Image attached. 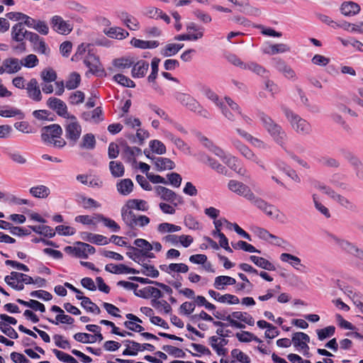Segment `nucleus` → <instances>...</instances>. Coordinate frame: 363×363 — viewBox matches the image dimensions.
Here are the masks:
<instances>
[{
	"instance_id": "nucleus-7",
	"label": "nucleus",
	"mask_w": 363,
	"mask_h": 363,
	"mask_svg": "<svg viewBox=\"0 0 363 363\" xmlns=\"http://www.w3.org/2000/svg\"><path fill=\"white\" fill-rule=\"evenodd\" d=\"M67 119L65 125V137L74 145L80 138L82 127L74 116H67Z\"/></svg>"
},
{
	"instance_id": "nucleus-56",
	"label": "nucleus",
	"mask_w": 363,
	"mask_h": 363,
	"mask_svg": "<svg viewBox=\"0 0 363 363\" xmlns=\"http://www.w3.org/2000/svg\"><path fill=\"white\" fill-rule=\"evenodd\" d=\"M79 202L82 204L84 208L88 209L91 208H99L100 203L91 198H87L84 196H80L79 197Z\"/></svg>"
},
{
	"instance_id": "nucleus-19",
	"label": "nucleus",
	"mask_w": 363,
	"mask_h": 363,
	"mask_svg": "<svg viewBox=\"0 0 363 363\" xmlns=\"http://www.w3.org/2000/svg\"><path fill=\"white\" fill-rule=\"evenodd\" d=\"M231 2L238 6V11L248 15L259 16L261 11L259 9L249 4L248 0H231Z\"/></svg>"
},
{
	"instance_id": "nucleus-2",
	"label": "nucleus",
	"mask_w": 363,
	"mask_h": 363,
	"mask_svg": "<svg viewBox=\"0 0 363 363\" xmlns=\"http://www.w3.org/2000/svg\"><path fill=\"white\" fill-rule=\"evenodd\" d=\"M31 31L27 30L22 22L16 23L11 28V46L12 50L16 54H21L26 50V44L25 39L28 40L29 34Z\"/></svg>"
},
{
	"instance_id": "nucleus-63",
	"label": "nucleus",
	"mask_w": 363,
	"mask_h": 363,
	"mask_svg": "<svg viewBox=\"0 0 363 363\" xmlns=\"http://www.w3.org/2000/svg\"><path fill=\"white\" fill-rule=\"evenodd\" d=\"M113 79L116 82L123 85V86L130 88H134L135 86V82L123 74H117L113 77Z\"/></svg>"
},
{
	"instance_id": "nucleus-17",
	"label": "nucleus",
	"mask_w": 363,
	"mask_h": 363,
	"mask_svg": "<svg viewBox=\"0 0 363 363\" xmlns=\"http://www.w3.org/2000/svg\"><path fill=\"white\" fill-rule=\"evenodd\" d=\"M280 259L282 262H289L293 267L301 272H308V268L301 264L300 258L295 255L289 253H282L280 256Z\"/></svg>"
},
{
	"instance_id": "nucleus-46",
	"label": "nucleus",
	"mask_w": 363,
	"mask_h": 363,
	"mask_svg": "<svg viewBox=\"0 0 363 363\" xmlns=\"http://www.w3.org/2000/svg\"><path fill=\"white\" fill-rule=\"evenodd\" d=\"M186 30L188 33H191L193 36H199L197 40L203 36L204 28L194 22H189L186 24Z\"/></svg>"
},
{
	"instance_id": "nucleus-42",
	"label": "nucleus",
	"mask_w": 363,
	"mask_h": 363,
	"mask_svg": "<svg viewBox=\"0 0 363 363\" xmlns=\"http://www.w3.org/2000/svg\"><path fill=\"white\" fill-rule=\"evenodd\" d=\"M79 146L82 149L93 150L96 146V139L93 134L86 133L82 139Z\"/></svg>"
},
{
	"instance_id": "nucleus-5",
	"label": "nucleus",
	"mask_w": 363,
	"mask_h": 363,
	"mask_svg": "<svg viewBox=\"0 0 363 363\" xmlns=\"http://www.w3.org/2000/svg\"><path fill=\"white\" fill-rule=\"evenodd\" d=\"M252 203L271 218L275 219L282 224L287 223V217L285 213L281 212L274 205L267 203L262 199L255 196Z\"/></svg>"
},
{
	"instance_id": "nucleus-59",
	"label": "nucleus",
	"mask_w": 363,
	"mask_h": 363,
	"mask_svg": "<svg viewBox=\"0 0 363 363\" xmlns=\"http://www.w3.org/2000/svg\"><path fill=\"white\" fill-rule=\"evenodd\" d=\"M74 338L76 341L82 343H94L96 342V336L85 333H77L74 335Z\"/></svg>"
},
{
	"instance_id": "nucleus-36",
	"label": "nucleus",
	"mask_w": 363,
	"mask_h": 363,
	"mask_svg": "<svg viewBox=\"0 0 363 363\" xmlns=\"http://www.w3.org/2000/svg\"><path fill=\"white\" fill-rule=\"evenodd\" d=\"M245 69H249L252 72L255 73L256 74L259 75L264 78L269 76V72L268 70H267L262 65L255 62L247 63L245 66Z\"/></svg>"
},
{
	"instance_id": "nucleus-20",
	"label": "nucleus",
	"mask_w": 363,
	"mask_h": 363,
	"mask_svg": "<svg viewBox=\"0 0 363 363\" xmlns=\"http://www.w3.org/2000/svg\"><path fill=\"white\" fill-rule=\"evenodd\" d=\"M135 295L143 298L159 299L162 297V293L159 289L150 286L135 291Z\"/></svg>"
},
{
	"instance_id": "nucleus-41",
	"label": "nucleus",
	"mask_w": 363,
	"mask_h": 363,
	"mask_svg": "<svg viewBox=\"0 0 363 363\" xmlns=\"http://www.w3.org/2000/svg\"><path fill=\"white\" fill-rule=\"evenodd\" d=\"M183 47L184 44L169 43L161 50V54L164 57L173 56Z\"/></svg>"
},
{
	"instance_id": "nucleus-24",
	"label": "nucleus",
	"mask_w": 363,
	"mask_h": 363,
	"mask_svg": "<svg viewBox=\"0 0 363 363\" xmlns=\"http://www.w3.org/2000/svg\"><path fill=\"white\" fill-rule=\"evenodd\" d=\"M149 68V64L146 61L140 60L136 62L132 69V77L134 78H141L145 77Z\"/></svg>"
},
{
	"instance_id": "nucleus-30",
	"label": "nucleus",
	"mask_w": 363,
	"mask_h": 363,
	"mask_svg": "<svg viewBox=\"0 0 363 363\" xmlns=\"http://www.w3.org/2000/svg\"><path fill=\"white\" fill-rule=\"evenodd\" d=\"M223 162L233 171L236 172L239 174L245 175L246 173V169L242 167L238 159L233 156H227L224 157Z\"/></svg>"
},
{
	"instance_id": "nucleus-13",
	"label": "nucleus",
	"mask_w": 363,
	"mask_h": 363,
	"mask_svg": "<svg viewBox=\"0 0 363 363\" xmlns=\"http://www.w3.org/2000/svg\"><path fill=\"white\" fill-rule=\"evenodd\" d=\"M47 106L55 111L60 116L67 118V116H70L67 113V107L66 104L60 99L50 97L47 101Z\"/></svg>"
},
{
	"instance_id": "nucleus-33",
	"label": "nucleus",
	"mask_w": 363,
	"mask_h": 363,
	"mask_svg": "<svg viewBox=\"0 0 363 363\" xmlns=\"http://www.w3.org/2000/svg\"><path fill=\"white\" fill-rule=\"evenodd\" d=\"M121 20L125 24V26L132 30H137L140 28L139 21L134 16L128 14L126 12H123L121 16Z\"/></svg>"
},
{
	"instance_id": "nucleus-32",
	"label": "nucleus",
	"mask_w": 363,
	"mask_h": 363,
	"mask_svg": "<svg viewBox=\"0 0 363 363\" xmlns=\"http://www.w3.org/2000/svg\"><path fill=\"white\" fill-rule=\"evenodd\" d=\"M130 43L135 48L140 49L155 48L159 45V42L157 40H143L137 38H133Z\"/></svg>"
},
{
	"instance_id": "nucleus-58",
	"label": "nucleus",
	"mask_w": 363,
	"mask_h": 363,
	"mask_svg": "<svg viewBox=\"0 0 363 363\" xmlns=\"http://www.w3.org/2000/svg\"><path fill=\"white\" fill-rule=\"evenodd\" d=\"M151 305L157 310H163L165 313H169L172 311V307L164 300L152 299Z\"/></svg>"
},
{
	"instance_id": "nucleus-31",
	"label": "nucleus",
	"mask_w": 363,
	"mask_h": 363,
	"mask_svg": "<svg viewBox=\"0 0 363 363\" xmlns=\"http://www.w3.org/2000/svg\"><path fill=\"white\" fill-rule=\"evenodd\" d=\"M250 259L255 264L262 269L268 271H274L276 269L275 266L272 263L263 257L251 255Z\"/></svg>"
},
{
	"instance_id": "nucleus-8",
	"label": "nucleus",
	"mask_w": 363,
	"mask_h": 363,
	"mask_svg": "<svg viewBox=\"0 0 363 363\" xmlns=\"http://www.w3.org/2000/svg\"><path fill=\"white\" fill-rule=\"evenodd\" d=\"M228 188L230 191L245 197L251 202L256 196L248 186L237 180H230L228 183Z\"/></svg>"
},
{
	"instance_id": "nucleus-6",
	"label": "nucleus",
	"mask_w": 363,
	"mask_h": 363,
	"mask_svg": "<svg viewBox=\"0 0 363 363\" xmlns=\"http://www.w3.org/2000/svg\"><path fill=\"white\" fill-rule=\"evenodd\" d=\"M174 97L177 101L191 111L197 113L206 118H208L210 117L208 111L203 108L200 104L189 94L176 92L174 94Z\"/></svg>"
},
{
	"instance_id": "nucleus-12",
	"label": "nucleus",
	"mask_w": 363,
	"mask_h": 363,
	"mask_svg": "<svg viewBox=\"0 0 363 363\" xmlns=\"http://www.w3.org/2000/svg\"><path fill=\"white\" fill-rule=\"evenodd\" d=\"M52 29L62 35H67L72 30V26L69 21H65L60 16H53L50 19Z\"/></svg>"
},
{
	"instance_id": "nucleus-4",
	"label": "nucleus",
	"mask_w": 363,
	"mask_h": 363,
	"mask_svg": "<svg viewBox=\"0 0 363 363\" xmlns=\"http://www.w3.org/2000/svg\"><path fill=\"white\" fill-rule=\"evenodd\" d=\"M62 128L58 124H51L41 129V139L45 143L52 144L56 147H63L66 141L62 138Z\"/></svg>"
},
{
	"instance_id": "nucleus-29",
	"label": "nucleus",
	"mask_w": 363,
	"mask_h": 363,
	"mask_svg": "<svg viewBox=\"0 0 363 363\" xmlns=\"http://www.w3.org/2000/svg\"><path fill=\"white\" fill-rule=\"evenodd\" d=\"M291 50L290 47L284 43H279L271 45L264 49V52L268 55H276L279 53H284L289 52Z\"/></svg>"
},
{
	"instance_id": "nucleus-45",
	"label": "nucleus",
	"mask_w": 363,
	"mask_h": 363,
	"mask_svg": "<svg viewBox=\"0 0 363 363\" xmlns=\"http://www.w3.org/2000/svg\"><path fill=\"white\" fill-rule=\"evenodd\" d=\"M129 209H137L138 211H146L148 209L147 202L144 200L131 199L127 202L125 206Z\"/></svg>"
},
{
	"instance_id": "nucleus-35",
	"label": "nucleus",
	"mask_w": 363,
	"mask_h": 363,
	"mask_svg": "<svg viewBox=\"0 0 363 363\" xmlns=\"http://www.w3.org/2000/svg\"><path fill=\"white\" fill-rule=\"evenodd\" d=\"M117 190L123 195H128L133 191V183L130 179L121 180L116 185Z\"/></svg>"
},
{
	"instance_id": "nucleus-47",
	"label": "nucleus",
	"mask_w": 363,
	"mask_h": 363,
	"mask_svg": "<svg viewBox=\"0 0 363 363\" xmlns=\"http://www.w3.org/2000/svg\"><path fill=\"white\" fill-rule=\"evenodd\" d=\"M109 169L114 177H120L124 174V167L121 162H110Z\"/></svg>"
},
{
	"instance_id": "nucleus-18",
	"label": "nucleus",
	"mask_w": 363,
	"mask_h": 363,
	"mask_svg": "<svg viewBox=\"0 0 363 363\" xmlns=\"http://www.w3.org/2000/svg\"><path fill=\"white\" fill-rule=\"evenodd\" d=\"M23 273L12 272L10 275H7L4 278L5 282L11 286L13 289L21 291L23 289L24 286L21 281L23 279Z\"/></svg>"
},
{
	"instance_id": "nucleus-64",
	"label": "nucleus",
	"mask_w": 363,
	"mask_h": 363,
	"mask_svg": "<svg viewBox=\"0 0 363 363\" xmlns=\"http://www.w3.org/2000/svg\"><path fill=\"white\" fill-rule=\"evenodd\" d=\"M150 147L152 152L158 155H163L166 152V147L161 141L153 140L150 142Z\"/></svg>"
},
{
	"instance_id": "nucleus-54",
	"label": "nucleus",
	"mask_w": 363,
	"mask_h": 363,
	"mask_svg": "<svg viewBox=\"0 0 363 363\" xmlns=\"http://www.w3.org/2000/svg\"><path fill=\"white\" fill-rule=\"evenodd\" d=\"M142 269L140 272L147 277L156 278L159 276V272L154 266L145 263H141Z\"/></svg>"
},
{
	"instance_id": "nucleus-28",
	"label": "nucleus",
	"mask_w": 363,
	"mask_h": 363,
	"mask_svg": "<svg viewBox=\"0 0 363 363\" xmlns=\"http://www.w3.org/2000/svg\"><path fill=\"white\" fill-rule=\"evenodd\" d=\"M76 245H78L77 257L79 258H88L89 255H93L95 253V248L87 243L82 242H77Z\"/></svg>"
},
{
	"instance_id": "nucleus-51",
	"label": "nucleus",
	"mask_w": 363,
	"mask_h": 363,
	"mask_svg": "<svg viewBox=\"0 0 363 363\" xmlns=\"http://www.w3.org/2000/svg\"><path fill=\"white\" fill-rule=\"evenodd\" d=\"M231 245L235 250L240 249L249 252H260V251L257 250L253 245L242 240H240L235 243L232 242Z\"/></svg>"
},
{
	"instance_id": "nucleus-16",
	"label": "nucleus",
	"mask_w": 363,
	"mask_h": 363,
	"mask_svg": "<svg viewBox=\"0 0 363 363\" xmlns=\"http://www.w3.org/2000/svg\"><path fill=\"white\" fill-rule=\"evenodd\" d=\"M28 96L34 101H40L42 100V94L40 89L38 82L35 78H32L26 86Z\"/></svg>"
},
{
	"instance_id": "nucleus-57",
	"label": "nucleus",
	"mask_w": 363,
	"mask_h": 363,
	"mask_svg": "<svg viewBox=\"0 0 363 363\" xmlns=\"http://www.w3.org/2000/svg\"><path fill=\"white\" fill-rule=\"evenodd\" d=\"M40 77L44 82L51 83L56 80L57 74L52 68H48L41 72Z\"/></svg>"
},
{
	"instance_id": "nucleus-9",
	"label": "nucleus",
	"mask_w": 363,
	"mask_h": 363,
	"mask_svg": "<svg viewBox=\"0 0 363 363\" xmlns=\"http://www.w3.org/2000/svg\"><path fill=\"white\" fill-rule=\"evenodd\" d=\"M155 193L161 199L172 203L174 206L183 203V199L174 191L164 186H157L155 188Z\"/></svg>"
},
{
	"instance_id": "nucleus-10",
	"label": "nucleus",
	"mask_w": 363,
	"mask_h": 363,
	"mask_svg": "<svg viewBox=\"0 0 363 363\" xmlns=\"http://www.w3.org/2000/svg\"><path fill=\"white\" fill-rule=\"evenodd\" d=\"M333 239L336 244L345 252L363 261V249L358 247L357 245L347 240H342L336 237H334Z\"/></svg>"
},
{
	"instance_id": "nucleus-44",
	"label": "nucleus",
	"mask_w": 363,
	"mask_h": 363,
	"mask_svg": "<svg viewBox=\"0 0 363 363\" xmlns=\"http://www.w3.org/2000/svg\"><path fill=\"white\" fill-rule=\"evenodd\" d=\"M30 228L33 232L43 235L45 237L53 238L55 235V232L48 225H35L30 226Z\"/></svg>"
},
{
	"instance_id": "nucleus-15",
	"label": "nucleus",
	"mask_w": 363,
	"mask_h": 363,
	"mask_svg": "<svg viewBox=\"0 0 363 363\" xmlns=\"http://www.w3.org/2000/svg\"><path fill=\"white\" fill-rule=\"evenodd\" d=\"M84 63L89 68V72L98 76L104 71L101 69V63L98 57L93 54H89L84 60Z\"/></svg>"
},
{
	"instance_id": "nucleus-25",
	"label": "nucleus",
	"mask_w": 363,
	"mask_h": 363,
	"mask_svg": "<svg viewBox=\"0 0 363 363\" xmlns=\"http://www.w3.org/2000/svg\"><path fill=\"white\" fill-rule=\"evenodd\" d=\"M154 164L156 169L159 172L173 169L175 167L174 162L167 157H155Z\"/></svg>"
},
{
	"instance_id": "nucleus-60",
	"label": "nucleus",
	"mask_w": 363,
	"mask_h": 363,
	"mask_svg": "<svg viewBox=\"0 0 363 363\" xmlns=\"http://www.w3.org/2000/svg\"><path fill=\"white\" fill-rule=\"evenodd\" d=\"M181 227L169 223H162L157 226V230L161 233L177 232Z\"/></svg>"
},
{
	"instance_id": "nucleus-55",
	"label": "nucleus",
	"mask_w": 363,
	"mask_h": 363,
	"mask_svg": "<svg viewBox=\"0 0 363 363\" xmlns=\"http://www.w3.org/2000/svg\"><path fill=\"white\" fill-rule=\"evenodd\" d=\"M134 245L142 251L143 254L153 250V245L145 239L138 238L135 240Z\"/></svg>"
},
{
	"instance_id": "nucleus-3",
	"label": "nucleus",
	"mask_w": 363,
	"mask_h": 363,
	"mask_svg": "<svg viewBox=\"0 0 363 363\" xmlns=\"http://www.w3.org/2000/svg\"><path fill=\"white\" fill-rule=\"evenodd\" d=\"M281 110L288 120L291 128L298 135H308L312 132L311 124L299 115L295 113L286 106H282Z\"/></svg>"
},
{
	"instance_id": "nucleus-21",
	"label": "nucleus",
	"mask_w": 363,
	"mask_h": 363,
	"mask_svg": "<svg viewBox=\"0 0 363 363\" xmlns=\"http://www.w3.org/2000/svg\"><path fill=\"white\" fill-rule=\"evenodd\" d=\"M80 237L82 240L96 244V245H106L108 243L107 238L101 235L94 234L89 232L81 233Z\"/></svg>"
},
{
	"instance_id": "nucleus-50",
	"label": "nucleus",
	"mask_w": 363,
	"mask_h": 363,
	"mask_svg": "<svg viewBox=\"0 0 363 363\" xmlns=\"http://www.w3.org/2000/svg\"><path fill=\"white\" fill-rule=\"evenodd\" d=\"M124 342H129L130 346H128L123 352V355L135 356L138 354V351H141V345L133 340H126Z\"/></svg>"
},
{
	"instance_id": "nucleus-61",
	"label": "nucleus",
	"mask_w": 363,
	"mask_h": 363,
	"mask_svg": "<svg viewBox=\"0 0 363 363\" xmlns=\"http://www.w3.org/2000/svg\"><path fill=\"white\" fill-rule=\"evenodd\" d=\"M162 350L167 352L169 354L178 358H184L185 352L178 347L172 345H164Z\"/></svg>"
},
{
	"instance_id": "nucleus-53",
	"label": "nucleus",
	"mask_w": 363,
	"mask_h": 363,
	"mask_svg": "<svg viewBox=\"0 0 363 363\" xmlns=\"http://www.w3.org/2000/svg\"><path fill=\"white\" fill-rule=\"evenodd\" d=\"M80 80H81V77H80V75L79 74L77 73V72H72L67 81L66 82V88L67 89H76L79 83H80Z\"/></svg>"
},
{
	"instance_id": "nucleus-37",
	"label": "nucleus",
	"mask_w": 363,
	"mask_h": 363,
	"mask_svg": "<svg viewBox=\"0 0 363 363\" xmlns=\"http://www.w3.org/2000/svg\"><path fill=\"white\" fill-rule=\"evenodd\" d=\"M240 153L247 159L256 162L262 169H266L264 162L258 158L248 147L245 145L242 148L239 150Z\"/></svg>"
},
{
	"instance_id": "nucleus-26",
	"label": "nucleus",
	"mask_w": 363,
	"mask_h": 363,
	"mask_svg": "<svg viewBox=\"0 0 363 363\" xmlns=\"http://www.w3.org/2000/svg\"><path fill=\"white\" fill-rule=\"evenodd\" d=\"M121 216L124 223L131 229H133L136 227V218L137 216L135 213L129 210L126 206L122 208L121 210Z\"/></svg>"
},
{
	"instance_id": "nucleus-43",
	"label": "nucleus",
	"mask_w": 363,
	"mask_h": 363,
	"mask_svg": "<svg viewBox=\"0 0 363 363\" xmlns=\"http://www.w3.org/2000/svg\"><path fill=\"white\" fill-rule=\"evenodd\" d=\"M129 251L126 252V255L133 259L134 262H138L139 264L143 263L145 261L143 258V254L142 251L140 250L136 247L128 246Z\"/></svg>"
},
{
	"instance_id": "nucleus-11",
	"label": "nucleus",
	"mask_w": 363,
	"mask_h": 363,
	"mask_svg": "<svg viewBox=\"0 0 363 363\" xmlns=\"http://www.w3.org/2000/svg\"><path fill=\"white\" fill-rule=\"evenodd\" d=\"M29 35L28 41L30 43L33 50L38 53L49 55L50 50L44 39L34 32Z\"/></svg>"
},
{
	"instance_id": "nucleus-48",
	"label": "nucleus",
	"mask_w": 363,
	"mask_h": 363,
	"mask_svg": "<svg viewBox=\"0 0 363 363\" xmlns=\"http://www.w3.org/2000/svg\"><path fill=\"white\" fill-rule=\"evenodd\" d=\"M340 152L342 156L356 168H359L362 166L360 160L352 152L345 149H341Z\"/></svg>"
},
{
	"instance_id": "nucleus-1",
	"label": "nucleus",
	"mask_w": 363,
	"mask_h": 363,
	"mask_svg": "<svg viewBox=\"0 0 363 363\" xmlns=\"http://www.w3.org/2000/svg\"><path fill=\"white\" fill-rule=\"evenodd\" d=\"M258 116L265 131L276 144L286 152V143L288 140V135L284 128L264 112L259 113Z\"/></svg>"
},
{
	"instance_id": "nucleus-38",
	"label": "nucleus",
	"mask_w": 363,
	"mask_h": 363,
	"mask_svg": "<svg viewBox=\"0 0 363 363\" xmlns=\"http://www.w3.org/2000/svg\"><path fill=\"white\" fill-rule=\"evenodd\" d=\"M16 301L18 303H20L24 306L30 308L35 311H39L40 312L45 311V306L42 303L39 302L38 301L30 299L29 301H26L22 300L21 298H18L16 300Z\"/></svg>"
},
{
	"instance_id": "nucleus-27",
	"label": "nucleus",
	"mask_w": 363,
	"mask_h": 363,
	"mask_svg": "<svg viewBox=\"0 0 363 363\" xmlns=\"http://www.w3.org/2000/svg\"><path fill=\"white\" fill-rule=\"evenodd\" d=\"M76 298L77 299L82 301L81 306L88 312L93 313L94 314H99L101 313L99 307L92 302L89 298L83 296H77Z\"/></svg>"
},
{
	"instance_id": "nucleus-62",
	"label": "nucleus",
	"mask_w": 363,
	"mask_h": 363,
	"mask_svg": "<svg viewBox=\"0 0 363 363\" xmlns=\"http://www.w3.org/2000/svg\"><path fill=\"white\" fill-rule=\"evenodd\" d=\"M0 330L3 333L12 339H17L18 335L16 331L11 327L7 323L0 322Z\"/></svg>"
},
{
	"instance_id": "nucleus-23",
	"label": "nucleus",
	"mask_w": 363,
	"mask_h": 363,
	"mask_svg": "<svg viewBox=\"0 0 363 363\" xmlns=\"http://www.w3.org/2000/svg\"><path fill=\"white\" fill-rule=\"evenodd\" d=\"M4 72L13 74L21 69V60L17 58H7L2 62Z\"/></svg>"
},
{
	"instance_id": "nucleus-34",
	"label": "nucleus",
	"mask_w": 363,
	"mask_h": 363,
	"mask_svg": "<svg viewBox=\"0 0 363 363\" xmlns=\"http://www.w3.org/2000/svg\"><path fill=\"white\" fill-rule=\"evenodd\" d=\"M29 192L35 198L45 199L49 196L50 191L46 186L38 185L31 187L29 190Z\"/></svg>"
},
{
	"instance_id": "nucleus-14",
	"label": "nucleus",
	"mask_w": 363,
	"mask_h": 363,
	"mask_svg": "<svg viewBox=\"0 0 363 363\" xmlns=\"http://www.w3.org/2000/svg\"><path fill=\"white\" fill-rule=\"evenodd\" d=\"M291 342L294 347H299L301 350H304V354L308 357L309 347L308 342H310L309 336L302 332L294 333L292 336Z\"/></svg>"
},
{
	"instance_id": "nucleus-52",
	"label": "nucleus",
	"mask_w": 363,
	"mask_h": 363,
	"mask_svg": "<svg viewBox=\"0 0 363 363\" xmlns=\"http://www.w3.org/2000/svg\"><path fill=\"white\" fill-rule=\"evenodd\" d=\"M21 67L24 66L27 68H33L39 63L38 58L34 54H30L21 60Z\"/></svg>"
},
{
	"instance_id": "nucleus-22",
	"label": "nucleus",
	"mask_w": 363,
	"mask_h": 363,
	"mask_svg": "<svg viewBox=\"0 0 363 363\" xmlns=\"http://www.w3.org/2000/svg\"><path fill=\"white\" fill-rule=\"evenodd\" d=\"M340 11L345 16H353L360 11V6L354 1H345L340 6Z\"/></svg>"
},
{
	"instance_id": "nucleus-39",
	"label": "nucleus",
	"mask_w": 363,
	"mask_h": 363,
	"mask_svg": "<svg viewBox=\"0 0 363 363\" xmlns=\"http://www.w3.org/2000/svg\"><path fill=\"white\" fill-rule=\"evenodd\" d=\"M229 315H231L232 318L240 320L249 325H254L255 324V320L252 316L246 312L235 311Z\"/></svg>"
},
{
	"instance_id": "nucleus-49",
	"label": "nucleus",
	"mask_w": 363,
	"mask_h": 363,
	"mask_svg": "<svg viewBox=\"0 0 363 363\" xmlns=\"http://www.w3.org/2000/svg\"><path fill=\"white\" fill-rule=\"evenodd\" d=\"M333 199L339 203L342 207L347 209H349L350 211H354L356 209L355 204H354L349 199L339 194L336 193Z\"/></svg>"
},
{
	"instance_id": "nucleus-40",
	"label": "nucleus",
	"mask_w": 363,
	"mask_h": 363,
	"mask_svg": "<svg viewBox=\"0 0 363 363\" xmlns=\"http://www.w3.org/2000/svg\"><path fill=\"white\" fill-rule=\"evenodd\" d=\"M106 34L110 38H116L119 40L124 39L129 35L128 32L119 27L110 28L106 32Z\"/></svg>"
}]
</instances>
